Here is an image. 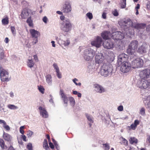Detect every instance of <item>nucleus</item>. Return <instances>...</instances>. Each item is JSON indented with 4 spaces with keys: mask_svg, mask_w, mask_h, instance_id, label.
I'll return each mask as SVG.
<instances>
[{
    "mask_svg": "<svg viewBox=\"0 0 150 150\" xmlns=\"http://www.w3.org/2000/svg\"><path fill=\"white\" fill-rule=\"evenodd\" d=\"M111 33L110 31H105L102 32L101 36L104 40H107L111 36Z\"/></svg>",
    "mask_w": 150,
    "mask_h": 150,
    "instance_id": "18",
    "label": "nucleus"
},
{
    "mask_svg": "<svg viewBox=\"0 0 150 150\" xmlns=\"http://www.w3.org/2000/svg\"><path fill=\"white\" fill-rule=\"evenodd\" d=\"M38 89L39 91L42 94L44 93L45 89L42 86H38Z\"/></svg>",
    "mask_w": 150,
    "mask_h": 150,
    "instance_id": "34",
    "label": "nucleus"
},
{
    "mask_svg": "<svg viewBox=\"0 0 150 150\" xmlns=\"http://www.w3.org/2000/svg\"><path fill=\"white\" fill-rule=\"evenodd\" d=\"M112 37L114 39L117 40H120L124 38L123 34L120 31H117L113 33Z\"/></svg>",
    "mask_w": 150,
    "mask_h": 150,
    "instance_id": "15",
    "label": "nucleus"
},
{
    "mask_svg": "<svg viewBox=\"0 0 150 150\" xmlns=\"http://www.w3.org/2000/svg\"><path fill=\"white\" fill-rule=\"evenodd\" d=\"M145 109L144 108H142L140 111V114L142 115H144L145 113Z\"/></svg>",
    "mask_w": 150,
    "mask_h": 150,
    "instance_id": "51",
    "label": "nucleus"
},
{
    "mask_svg": "<svg viewBox=\"0 0 150 150\" xmlns=\"http://www.w3.org/2000/svg\"><path fill=\"white\" fill-rule=\"evenodd\" d=\"M48 19L46 16H45L43 17L42 19V21L45 23H47Z\"/></svg>",
    "mask_w": 150,
    "mask_h": 150,
    "instance_id": "53",
    "label": "nucleus"
},
{
    "mask_svg": "<svg viewBox=\"0 0 150 150\" xmlns=\"http://www.w3.org/2000/svg\"><path fill=\"white\" fill-rule=\"evenodd\" d=\"M52 141L54 142V144L55 145L56 148L57 149V150H59V149L60 148L59 146H58L57 144V142L54 139H53Z\"/></svg>",
    "mask_w": 150,
    "mask_h": 150,
    "instance_id": "39",
    "label": "nucleus"
},
{
    "mask_svg": "<svg viewBox=\"0 0 150 150\" xmlns=\"http://www.w3.org/2000/svg\"><path fill=\"white\" fill-rule=\"evenodd\" d=\"M112 13L114 16H117L119 15V13L116 9H115L112 12Z\"/></svg>",
    "mask_w": 150,
    "mask_h": 150,
    "instance_id": "43",
    "label": "nucleus"
},
{
    "mask_svg": "<svg viewBox=\"0 0 150 150\" xmlns=\"http://www.w3.org/2000/svg\"><path fill=\"white\" fill-rule=\"evenodd\" d=\"M65 17L64 16H60V19L62 21V22L63 21H64V20H65Z\"/></svg>",
    "mask_w": 150,
    "mask_h": 150,
    "instance_id": "62",
    "label": "nucleus"
},
{
    "mask_svg": "<svg viewBox=\"0 0 150 150\" xmlns=\"http://www.w3.org/2000/svg\"><path fill=\"white\" fill-rule=\"evenodd\" d=\"M131 69V64L128 62H125L122 63L120 69L123 73H127L129 72Z\"/></svg>",
    "mask_w": 150,
    "mask_h": 150,
    "instance_id": "7",
    "label": "nucleus"
},
{
    "mask_svg": "<svg viewBox=\"0 0 150 150\" xmlns=\"http://www.w3.org/2000/svg\"><path fill=\"white\" fill-rule=\"evenodd\" d=\"M56 72H57V77L59 78H62L61 74L59 72V71H56Z\"/></svg>",
    "mask_w": 150,
    "mask_h": 150,
    "instance_id": "54",
    "label": "nucleus"
},
{
    "mask_svg": "<svg viewBox=\"0 0 150 150\" xmlns=\"http://www.w3.org/2000/svg\"><path fill=\"white\" fill-rule=\"evenodd\" d=\"M139 83H140L139 87L146 89L149 87H150V80H146L145 79H142Z\"/></svg>",
    "mask_w": 150,
    "mask_h": 150,
    "instance_id": "10",
    "label": "nucleus"
},
{
    "mask_svg": "<svg viewBox=\"0 0 150 150\" xmlns=\"http://www.w3.org/2000/svg\"><path fill=\"white\" fill-rule=\"evenodd\" d=\"M102 18L105 19L106 18V13H103L102 15Z\"/></svg>",
    "mask_w": 150,
    "mask_h": 150,
    "instance_id": "60",
    "label": "nucleus"
},
{
    "mask_svg": "<svg viewBox=\"0 0 150 150\" xmlns=\"http://www.w3.org/2000/svg\"><path fill=\"white\" fill-rule=\"evenodd\" d=\"M49 144L50 147L52 149H53L54 148V146L53 144L51 142L49 143Z\"/></svg>",
    "mask_w": 150,
    "mask_h": 150,
    "instance_id": "59",
    "label": "nucleus"
},
{
    "mask_svg": "<svg viewBox=\"0 0 150 150\" xmlns=\"http://www.w3.org/2000/svg\"><path fill=\"white\" fill-rule=\"evenodd\" d=\"M144 64V61L140 58H137L134 59L132 62V65L133 68L142 67Z\"/></svg>",
    "mask_w": 150,
    "mask_h": 150,
    "instance_id": "6",
    "label": "nucleus"
},
{
    "mask_svg": "<svg viewBox=\"0 0 150 150\" xmlns=\"http://www.w3.org/2000/svg\"><path fill=\"white\" fill-rule=\"evenodd\" d=\"M148 99L149 100V102L147 103L148 107L149 108H150V95L149 96L147 97Z\"/></svg>",
    "mask_w": 150,
    "mask_h": 150,
    "instance_id": "58",
    "label": "nucleus"
},
{
    "mask_svg": "<svg viewBox=\"0 0 150 150\" xmlns=\"http://www.w3.org/2000/svg\"><path fill=\"white\" fill-rule=\"evenodd\" d=\"M8 72L3 68L0 67V77L1 81L3 82L8 81L9 80Z\"/></svg>",
    "mask_w": 150,
    "mask_h": 150,
    "instance_id": "4",
    "label": "nucleus"
},
{
    "mask_svg": "<svg viewBox=\"0 0 150 150\" xmlns=\"http://www.w3.org/2000/svg\"><path fill=\"white\" fill-rule=\"evenodd\" d=\"M86 15L90 20L92 19L93 18V15L90 12L86 14Z\"/></svg>",
    "mask_w": 150,
    "mask_h": 150,
    "instance_id": "42",
    "label": "nucleus"
},
{
    "mask_svg": "<svg viewBox=\"0 0 150 150\" xmlns=\"http://www.w3.org/2000/svg\"><path fill=\"white\" fill-rule=\"evenodd\" d=\"M102 42V40L101 37L97 36L95 40L91 42V44L92 46L98 48L101 46Z\"/></svg>",
    "mask_w": 150,
    "mask_h": 150,
    "instance_id": "12",
    "label": "nucleus"
},
{
    "mask_svg": "<svg viewBox=\"0 0 150 150\" xmlns=\"http://www.w3.org/2000/svg\"><path fill=\"white\" fill-rule=\"evenodd\" d=\"M26 22L28 24V25L29 26L31 27L32 28L33 27V21L32 20L31 16H30L28 17L27 20Z\"/></svg>",
    "mask_w": 150,
    "mask_h": 150,
    "instance_id": "26",
    "label": "nucleus"
},
{
    "mask_svg": "<svg viewBox=\"0 0 150 150\" xmlns=\"http://www.w3.org/2000/svg\"><path fill=\"white\" fill-rule=\"evenodd\" d=\"M123 107L122 105H120L117 108L118 110L120 111H122L123 110Z\"/></svg>",
    "mask_w": 150,
    "mask_h": 150,
    "instance_id": "56",
    "label": "nucleus"
},
{
    "mask_svg": "<svg viewBox=\"0 0 150 150\" xmlns=\"http://www.w3.org/2000/svg\"><path fill=\"white\" fill-rule=\"evenodd\" d=\"M0 146L3 150L5 149V147L7 148L6 146L4 145V140L1 139H0Z\"/></svg>",
    "mask_w": 150,
    "mask_h": 150,
    "instance_id": "32",
    "label": "nucleus"
},
{
    "mask_svg": "<svg viewBox=\"0 0 150 150\" xmlns=\"http://www.w3.org/2000/svg\"><path fill=\"white\" fill-rule=\"evenodd\" d=\"M86 116L88 120L90 122L93 123V121L91 117L88 115H86Z\"/></svg>",
    "mask_w": 150,
    "mask_h": 150,
    "instance_id": "47",
    "label": "nucleus"
},
{
    "mask_svg": "<svg viewBox=\"0 0 150 150\" xmlns=\"http://www.w3.org/2000/svg\"><path fill=\"white\" fill-rule=\"evenodd\" d=\"M78 80L76 78H75L74 79H73V81L74 83L77 86H80L81 85V83L80 82L79 83H78L76 82V81H78Z\"/></svg>",
    "mask_w": 150,
    "mask_h": 150,
    "instance_id": "41",
    "label": "nucleus"
},
{
    "mask_svg": "<svg viewBox=\"0 0 150 150\" xmlns=\"http://www.w3.org/2000/svg\"><path fill=\"white\" fill-rule=\"evenodd\" d=\"M72 26V24L69 19H67L60 23V29L65 32L67 33L70 31Z\"/></svg>",
    "mask_w": 150,
    "mask_h": 150,
    "instance_id": "2",
    "label": "nucleus"
},
{
    "mask_svg": "<svg viewBox=\"0 0 150 150\" xmlns=\"http://www.w3.org/2000/svg\"><path fill=\"white\" fill-rule=\"evenodd\" d=\"M53 66L54 67V68L55 69L56 72L57 71H59V69L58 68V67L57 66L56 64L54 63L53 64Z\"/></svg>",
    "mask_w": 150,
    "mask_h": 150,
    "instance_id": "45",
    "label": "nucleus"
},
{
    "mask_svg": "<svg viewBox=\"0 0 150 150\" xmlns=\"http://www.w3.org/2000/svg\"><path fill=\"white\" fill-rule=\"evenodd\" d=\"M33 134V132L30 131H29L28 132V133L27 134V136L28 137H30L32 136Z\"/></svg>",
    "mask_w": 150,
    "mask_h": 150,
    "instance_id": "50",
    "label": "nucleus"
},
{
    "mask_svg": "<svg viewBox=\"0 0 150 150\" xmlns=\"http://www.w3.org/2000/svg\"><path fill=\"white\" fill-rule=\"evenodd\" d=\"M34 64L35 63L32 59L28 60L27 65L30 68L33 67Z\"/></svg>",
    "mask_w": 150,
    "mask_h": 150,
    "instance_id": "30",
    "label": "nucleus"
},
{
    "mask_svg": "<svg viewBox=\"0 0 150 150\" xmlns=\"http://www.w3.org/2000/svg\"><path fill=\"white\" fill-rule=\"evenodd\" d=\"M71 7L70 4L68 2H66L63 5L62 11L64 13H67L71 12Z\"/></svg>",
    "mask_w": 150,
    "mask_h": 150,
    "instance_id": "13",
    "label": "nucleus"
},
{
    "mask_svg": "<svg viewBox=\"0 0 150 150\" xmlns=\"http://www.w3.org/2000/svg\"><path fill=\"white\" fill-rule=\"evenodd\" d=\"M46 81L48 84H51L52 83V76L50 75H47L46 76Z\"/></svg>",
    "mask_w": 150,
    "mask_h": 150,
    "instance_id": "29",
    "label": "nucleus"
},
{
    "mask_svg": "<svg viewBox=\"0 0 150 150\" xmlns=\"http://www.w3.org/2000/svg\"><path fill=\"white\" fill-rule=\"evenodd\" d=\"M2 23L4 25H8L9 23V19L8 16H6L1 21Z\"/></svg>",
    "mask_w": 150,
    "mask_h": 150,
    "instance_id": "28",
    "label": "nucleus"
},
{
    "mask_svg": "<svg viewBox=\"0 0 150 150\" xmlns=\"http://www.w3.org/2000/svg\"><path fill=\"white\" fill-rule=\"evenodd\" d=\"M3 127L7 130H9L10 129L8 125H7L6 124L3 125Z\"/></svg>",
    "mask_w": 150,
    "mask_h": 150,
    "instance_id": "52",
    "label": "nucleus"
},
{
    "mask_svg": "<svg viewBox=\"0 0 150 150\" xmlns=\"http://www.w3.org/2000/svg\"><path fill=\"white\" fill-rule=\"evenodd\" d=\"M126 0H122V2L120 4V5L122 8H125L126 4Z\"/></svg>",
    "mask_w": 150,
    "mask_h": 150,
    "instance_id": "33",
    "label": "nucleus"
},
{
    "mask_svg": "<svg viewBox=\"0 0 150 150\" xmlns=\"http://www.w3.org/2000/svg\"><path fill=\"white\" fill-rule=\"evenodd\" d=\"M70 43V40L69 39H68L66 41H64V46H67Z\"/></svg>",
    "mask_w": 150,
    "mask_h": 150,
    "instance_id": "44",
    "label": "nucleus"
},
{
    "mask_svg": "<svg viewBox=\"0 0 150 150\" xmlns=\"http://www.w3.org/2000/svg\"><path fill=\"white\" fill-rule=\"evenodd\" d=\"M148 49V46L145 43H143L142 45L138 48L137 52L140 54L146 53Z\"/></svg>",
    "mask_w": 150,
    "mask_h": 150,
    "instance_id": "14",
    "label": "nucleus"
},
{
    "mask_svg": "<svg viewBox=\"0 0 150 150\" xmlns=\"http://www.w3.org/2000/svg\"><path fill=\"white\" fill-rule=\"evenodd\" d=\"M105 59V57L102 53H98L95 56V62L96 64H100L103 62Z\"/></svg>",
    "mask_w": 150,
    "mask_h": 150,
    "instance_id": "8",
    "label": "nucleus"
},
{
    "mask_svg": "<svg viewBox=\"0 0 150 150\" xmlns=\"http://www.w3.org/2000/svg\"><path fill=\"white\" fill-rule=\"evenodd\" d=\"M95 54L93 50L89 48L85 50L83 53V57L84 59L87 61L91 60L93 58Z\"/></svg>",
    "mask_w": 150,
    "mask_h": 150,
    "instance_id": "5",
    "label": "nucleus"
},
{
    "mask_svg": "<svg viewBox=\"0 0 150 150\" xmlns=\"http://www.w3.org/2000/svg\"><path fill=\"white\" fill-rule=\"evenodd\" d=\"M138 45V42L137 40L132 41L129 43L127 50V53L129 55H134Z\"/></svg>",
    "mask_w": 150,
    "mask_h": 150,
    "instance_id": "3",
    "label": "nucleus"
},
{
    "mask_svg": "<svg viewBox=\"0 0 150 150\" xmlns=\"http://www.w3.org/2000/svg\"><path fill=\"white\" fill-rule=\"evenodd\" d=\"M27 148L29 150H32V144L29 143L27 146Z\"/></svg>",
    "mask_w": 150,
    "mask_h": 150,
    "instance_id": "46",
    "label": "nucleus"
},
{
    "mask_svg": "<svg viewBox=\"0 0 150 150\" xmlns=\"http://www.w3.org/2000/svg\"><path fill=\"white\" fill-rule=\"evenodd\" d=\"M24 128V127L23 126H21L20 128V132L22 134H23L24 133V131L23 130Z\"/></svg>",
    "mask_w": 150,
    "mask_h": 150,
    "instance_id": "49",
    "label": "nucleus"
},
{
    "mask_svg": "<svg viewBox=\"0 0 150 150\" xmlns=\"http://www.w3.org/2000/svg\"><path fill=\"white\" fill-rule=\"evenodd\" d=\"M6 122L4 120H0V124H1L3 123V125H4L6 124Z\"/></svg>",
    "mask_w": 150,
    "mask_h": 150,
    "instance_id": "63",
    "label": "nucleus"
},
{
    "mask_svg": "<svg viewBox=\"0 0 150 150\" xmlns=\"http://www.w3.org/2000/svg\"><path fill=\"white\" fill-rule=\"evenodd\" d=\"M30 32L33 38H37L40 35V33L38 31L33 29L30 30Z\"/></svg>",
    "mask_w": 150,
    "mask_h": 150,
    "instance_id": "21",
    "label": "nucleus"
},
{
    "mask_svg": "<svg viewBox=\"0 0 150 150\" xmlns=\"http://www.w3.org/2000/svg\"><path fill=\"white\" fill-rule=\"evenodd\" d=\"M3 137L4 139L8 141H9L11 140V136L8 133L4 132L3 135Z\"/></svg>",
    "mask_w": 150,
    "mask_h": 150,
    "instance_id": "25",
    "label": "nucleus"
},
{
    "mask_svg": "<svg viewBox=\"0 0 150 150\" xmlns=\"http://www.w3.org/2000/svg\"><path fill=\"white\" fill-rule=\"evenodd\" d=\"M69 100L71 105L72 106H74L75 103L74 99L72 97H70L69 98Z\"/></svg>",
    "mask_w": 150,
    "mask_h": 150,
    "instance_id": "35",
    "label": "nucleus"
},
{
    "mask_svg": "<svg viewBox=\"0 0 150 150\" xmlns=\"http://www.w3.org/2000/svg\"><path fill=\"white\" fill-rule=\"evenodd\" d=\"M60 94L62 98L64 103L67 104L68 102V99L67 96L64 93V91L63 90H61L60 91Z\"/></svg>",
    "mask_w": 150,
    "mask_h": 150,
    "instance_id": "22",
    "label": "nucleus"
},
{
    "mask_svg": "<svg viewBox=\"0 0 150 150\" xmlns=\"http://www.w3.org/2000/svg\"><path fill=\"white\" fill-rule=\"evenodd\" d=\"M29 15L28 11L26 9H24L22 11L21 16L22 18L25 19L27 18Z\"/></svg>",
    "mask_w": 150,
    "mask_h": 150,
    "instance_id": "23",
    "label": "nucleus"
},
{
    "mask_svg": "<svg viewBox=\"0 0 150 150\" xmlns=\"http://www.w3.org/2000/svg\"><path fill=\"white\" fill-rule=\"evenodd\" d=\"M124 23L125 24H129L131 26L133 22L130 19H129L124 21Z\"/></svg>",
    "mask_w": 150,
    "mask_h": 150,
    "instance_id": "36",
    "label": "nucleus"
},
{
    "mask_svg": "<svg viewBox=\"0 0 150 150\" xmlns=\"http://www.w3.org/2000/svg\"><path fill=\"white\" fill-rule=\"evenodd\" d=\"M94 88L96 92L98 93H102L105 92V89L102 86L98 84H93Z\"/></svg>",
    "mask_w": 150,
    "mask_h": 150,
    "instance_id": "16",
    "label": "nucleus"
},
{
    "mask_svg": "<svg viewBox=\"0 0 150 150\" xmlns=\"http://www.w3.org/2000/svg\"><path fill=\"white\" fill-rule=\"evenodd\" d=\"M8 150H15V149L12 146H11Z\"/></svg>",
    "mask_w": 150,
    "mask_h": 150,
    "instance_id": "64",
    "label": "nucleus"
},
{
    "mask_svg": "<svg viewBox=\"0 0 150 150\" xmlns=\"http://www.w3.org/2000/svg\"><path fill=\"white\" fill-rule=\"evenodd\" d=\"M8 107L10 109L13 110L16 109L18 108L17 107L14 105L11 104L8 105Z\"/></svg>",
    "mask_w": 150,
    "mask_h": 150,
    "instance_id": "37",
    "label": "nucleus"
},
{
    "mask_svg": "<svg viewBox=\"0 0 150 150\" xmlns=\"http://www.w3.org/2000/svg\"><path fill=\"white\" fill-rule=\"evenodd\" d=\"M11 29L13 34L15 35L16 34L15 28L14 26H11Z\"/></svg>",
    "mask_w": 150,
    "mask_h": 150,
    "instance_id": "40",
    "label": "nucleus"
},
{
    "mask_svg": "<svg viewBox=\"0 0 150 150\" xmlns=\"http://www.w3.org/2000/svg\"><path fill=\"white\" fill-rule=\"evenodd\" d=\"M111 64H104L101 67L100 73L101 74L105 77L108 76L111 74L112 71Z\"/></svg>",
    "mask_w": 150,
    "mask_h": 150,
    "instance_id": "1",
    "label": "nucleus"
},
{
    "mask_svg": "<svg viewBox=\"0 0 150 150\" xmlns=\"http://www.w3.org/2000/svg\"><path fill=\"white\" fill-rule=\"evenodd\" d=\"M146 30L147 32L150 33V25H149L147 26Z\"/></svg>",
    "mask_w": 150,
    "mask_h": 150,
    "instance_id": "61",
    "label": "nucleus"
},
{
    "mask_svg": "<svg viewBox=\"0 0 150 150\" xmlns=\"http://www.w3.org/2000/svg\"><path fill=\"white\" fill-rule=\"evenodd\" d=\"M26 136L24 135L23 134L21 135V138L23 139V140L24 141L26 142Z\"/></svg>",
    "mask_w": 150,
    "mask_h": 150,
    "instance_id": "57",
    "label": "nucleus"
},
{
    "mask_svg": "<svg viewBox=\"0 0 150 150\" xmlns=\"http://www.w3.org/2000/svg\"><path fill=\"white\" fill-rule=\"evenodd\" d=\"M43 146V148L46 150H48L49 148L48 146L47 142L46 139L44 140Z\"/></svg>",
    "mask_w": 150,
    "mask_h": 150,
    "instance_id": "31",
    "label": "nucleus"
},
{
    "mask_svg": "<svg viewBox=\"0 0 150 150\" xmlns=\"http://www.w3.org/2000/svg\"><path fill=\"white\" fill-rule=\"evenodd\" d=\"M103 47L106 49H110L113 48L114 46V43L111 40L105 41L103 43Z\"/></svg>",
    "mask_w": 150,
    "mask_h": 150,
    "instance_id": "11",
    "label": "nucleus"
},
{
    "mask_svg": "<svg viewBox=\"0 0 150 150\" xmlns=\"http://www.w3.org/2000/svg\"><path fill=\"white\" fill-rule=\"evenodd\" d=\"M39 109L40 110V114L42 116L45 118L48 117L47 112L44 108H43L42 107L40 106L39 107Z\"/></svg>",
    "mask_w": 150,
    "mask_h": 150,
    "instance_id": "19",
    "label": "nucleus"
},
{
    "mask_svg": "<svg viewBox=\"0 0 150 150\" xmlns=\"http://www.w3.org/2000/svg\"><path fill=\"white\" fill-rule=\"evenodd\" d=\"M128 58V56L124 53L120 54L118 57V60L119 62H126Z\"/></svg>",
    "mask_w": 150,
    "mask_h": 150,
    "instance_id": "17",
    "label": "nucleus"
},
{
    "mask_svg": "<svg viewBox=\"0 0 150 150\" xmlns=\"http://www.w3.org/2000/svg\"><path fill=\"white\" fill-rule=\"evenodd\" d=\"M34 59L36 62H38L39 60L38 58V56L37 55H34L33 56Z\"/></svg>",
    "mask_w": 150,
    "mask_h": 150,
    "instance_id": "55",
    "label": "nucleus"
},
{
    "mask_svg": "<svg viewBox=\"0 0 150 150\" xmlns=\"http://www.w3.org/2000/svg\"><path fill=\"white\" fill-rule=\"evenodd\" d=\"M103 147L104 148V149L105 150H108L110 149V146L109 145L107 144H103Z\"/></svg>",
    "mask_w": 150,
    "mask_h": 150,
    "instance_id": "38",
    "label": "nucleus"
},
{
    "mask_svg": "<svg viewBox=\"0 0 150 150\" xmlns=\"http://www.w3.org/2000/svg\"><path fill=\"white\" fill-rule=\"evenodd\" d=\"M139 120H135L134 123L132 124L130 126L131 129L132 130H135L136 128L137 125H139Z\"/></svg>",
    "mask_w": 150,
    "mask_h": 150,
    "instance_id": "24",
    "label": "nucleus"
},
{
    "mask_svg": "<svg viewBox=\"0 0 150 150\" xmlns=\"http://www.w3.org/2000/svg\"><path fill=\"white\" fill-rule=\"evenodd\" d=\"M130 143L133 144H137L138 142L137 139L134 137H131L129 139Z\"/></svg>",
    "mask_w": 150,
    "mask_h": 150,
    "instance_id": "27",
    "label": "nucleus"
},
{
    "mask_svg": "<svg viewBox=\"0 0 150 150\" xmlns=\"http://www.w3.org/2000/svg\"><path fill=\"white\" fill-rule=\"evenodd\" d=\"M122 142L124 145L125 146H127L128 145V141L125 138H122Z\"/></svg>",
    "mask_w": 150,
    "mask_h": 150,
    "instance_id": "48",
    "label": "nucleus"
},
{
    "mask_svg": "<svg viewBox=\"0 0 150 150\" xmlns=\"http://www.w3.org/2000/svg\"><path fill=\"white\" fill-rule=\"evenodd\" d=\"M146 26L145 23H132L131 27L135 29H139L143 28Z\"/></svg>",
    "mask_w": 150,
    "mask_h": 150,
    "instance_id": "20",
    "label": "nucleus"
},
{
    "mask_svg": "<svg viewBox=\"0 0 150 150\" xmlns=\"http://www.w3.org/2000/svg\"><path fill=\"white\" fill-rule=\"evenodd\" d=\"M150 75V70L149 69H146L142 70L140 72L139 76L142 79H145L149 77Z\"/></svg>",
    "mask_w": 150,
    "mask_h": 150,
    "instance_id": "9",
    "label": "nucleus"
}]
</instances>
